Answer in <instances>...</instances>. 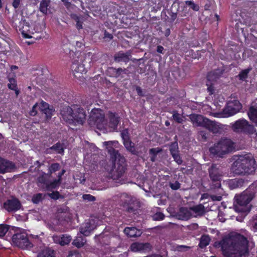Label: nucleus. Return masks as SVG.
Returning a JSON list of instances; mask_svg holds the SVG:
<instances>
[{
	"mask_svg": "<svg viewBox=\"0 0 257 257\" xmlns=\"http://www.w3.org/2000/svg\"><path fill=\"white\" fill-rule=\"evenodd\" d=\"M219 244L224 257H241L248 253V240L239 233L231 238L223 239Z\"/></svg>",
	"mask_w": 257,
	"mask_h": 257,
	"instance_id": "nucleus-1",
	"label": "nucleus"
},
{
	"mask_svg": "<svg viewBox=\"0 0 257 257\" xmlns=\"http://www.w3.org/2000/svg\"><path fill=\"white\" fill-rule=\"evenodd\" d=\"M104 144L106 146L112 164L109 174L113 179H119L123 176L127 170L126 160L122 155L119 153L118 150L113 148V146H115L114 144H118V142H104Z\"/></svg>",
	"mask_w": 257,
	"mask_h": 257,
	"instance_id": "nucleus-2",
	"label": "nucleus"
},
{
	"mask_svg": "<svg viewBox=\"0 0 257 257\" xmlns=\"http://www.w3.org/2000/svg\"><path fill=\"white\" fill-rule=\"evenodd\" d=\"M230 168L233 176L253 174L256 168V161L251 154L235 156Z\"/></svg>",
	"mask_w": 257,
	"mask_h": 257,
	"instance_id": "nucleus-3",
	"label": "nucleus"
},
{
	"mask_svg": "<svg viewBox=\"0 0 257 257\" xmlns=\"http://www.w3.org/2000/svg\"><path fill=\"white\" fill-rule=\"evenodd\" d=\"M92 61H96L95 55L92 52H79L75 53L72 58L71 69L74 72L75 77H80V76H76L75 74H82L87 71L86 66H90V63Z\"/></svg>",
	"mask_w": 257,
	"mask_h": 257,
	"instance_id": "nucleus-4",
	"label": "nucleus"
},
{
	"mask_svg": "<svg viewBox=\"0 0 257 257\" xmlns=\"http://www.w3.org/2000/svg\"><path fill=\"white\" fill-rule=\"evenodd\" d=\"M60 114L63 119L69 123H77L82 124L86 119V113L80 106L74 105L63 107Z\"/></svg>",
	"mask_w": 257,
	"mask_h": 257,
	"instance_id": "nucleus-5",
	"label": "nucleus"
},
{
	"mask_svg": "<svg viewBox=\"0 0 257 257\" xmlns=\"http://www.w3.org/2000/svg\"><path fill=\"white\" fill-rule=\"evenodd\" d=\"M234 149V143L230 139L221 138L211 147L209 150L214 156L222 158L224 155L231 152Z\"/></svg>",
	"mask_w": 257,
	"mask_h": 257,
	"instance_id": "nucleus-6",
	"label": "nucleus"
},
{
	"mask_svg": "<svg viewBox=\"0 0 257 257\" xmlns=\"http://www.w3.org/2000/svg\"><path fill=\"white\" fill-rule=\"evenodd\" d=\"M208 170L209 178L212 181V187L214 189L220 188L223 172L220 168V165L216 164H212Z\"/></svg>",
	"mask_w": 257,
	"mask_h": 257,
	"instance_id": "nucleus-7",
	"label": "nucleus"
},
{
	"mask_svg": "<svg viewBox=\"0 0 257 257\" xmlns=\"http://www.w3.org/2000/svg\"><path fill=\"white\" fill-rule=\"evenodd\" d=\"M232 129L235 132L248 135L253 134L255 132L254 126L244 118L239 119L232 124Z\"/></svg>",
	"mask_w": 257,
	"mask_h": 257,
	"instance_id": "nucleus-8",
	"label": "nucleus"
},
{
	"mask_svg": "<svg viewBox=\"0 0 257 257\" xmlns=\"http://www.w3.org/2000/svg\"><path fill=\"white\" fill-rule=\"evenodd\" d=\"M235 204H234V209L236 212L247 213L250 209L247 205L251 201V199L246 194L236 195L234 197Z\"/></svg>",
	"mask_w": 257,
	"mask_h": 257,
	"instance_id": "nucleus-9",
	"label": "nucleus"
},
{
	"mask_svg": "<svg viewBox=\"0 0 257 257\" xmlns=\"http://www.w3.org/2000/svg\"><path fill=\"white\" fill-rule=\"evenodd\" d=\"M12 241L14 245L21 248H27L33 246L27 235L25 233L14 234L12 236Z\"/></svg>",
	"mask_w": 257,
	"mask_h": 257,
	"instance_id": "nucleus-10",
	"label": "nucleus"
},
{
	"mask_svg": "<svg viewBox=\"0 0 257 257\" xmlns=\"http://www.w3.org/2000/svg\"><path fill=\"white\" fill-rule=\"evenodd\" d=\"M22 207L20 201L17 198L12 196L4 203V208L9 212H15Z\"/></svg>",
	"mask_w": 257,
	"mask_h": 257,
	"instance_id": "nucleus-11",
	"label": "nucleus"
},
{
	"mask_svg": "<svg viewBox=\"0 0 257 257\" xmlns=\"http://www.w3.org/2000/svg\"><path fill=\"white\" fill-rule=\"evenodd\" d=\"M241 107L242 105L239 101L234 100L227 103L223 112L227 116H230L239 112Z\"/></svg>",
	"mask_w": 257,
	"mask_h": 257,
	"instance_id": "nucleus-12",
	"label": "nucleus"
},
{
	"mask_svg": "<svg viewBox=\"0 0 257 257\" xmlns=\"http://www.w3.org/2000/svg\"><path fill=\"white\" fill-rule=\"evenodd\" d=\"M218 71V70H215L207 73L206 85L207 86V90L209 95H212L214 92L213 82L216 81L220 76Z\"/></svg>",
	"mask_w": 257,
	"mask_h": 257,
	"instance_id": "nucleus-13",
	"label": "nucleus"
},
{
	"mask_svg": "<svg viewBox=\"0 0 257 257\" xmlns=\"http://www.w3.org/2000/svg\"><path fill=\"white\" fill-rule=\"evenodd\" d=\"M130 248L133 251L145 253L151 251L152 246L149 242L142 243L136 242L131 244Z\"/></svg>",
	"mask_w": 257,
	"mask_h": 257,
	"instance_id": "nucleus-14",
	"label": "nucleus"
},
{
	"mask_svg": "<svg viewBox=\"0 0 257 257\" xmlns=\"http://www.w3.org/2000/svg\"><path fill=\"white\" fill-rule=\"evenodd\" d=\"M96 228V225L94 220L91 219L88 222L82 224L80 228V232L85 236H89Z\"/></svg>",
	"mask_w": 257,
	"mask_h": 257,
	"instance_id": "nucleus-15",
	"label": "nucleus"
},
{
	"mask_svg": "<svg viewBox=\"0 0 257 257\" xmlns=\"http://www.w3.org/2000/svg\"><path fill=\"white\" fill-rule=\"evenodd\" d=\"M15 167V164L12 162L0 157V173L11 172Z\"/></svg>",
	"mask_w": 257,
	"mask_h": 257,
	"instance_id": "nucleus-16",
	"label": "nucleus"
},
{
	"mask_svg": "<svg viewBox=\"0 0 257 257\" xmlns=\"http://www.w3.org/2000/svg\"><path fill=\"white\" fill-rule=\"evenodd\" d=\"M206 121L204 123L203 127H205L213 134H218L220 132V130L222 128L220 125L218 124L215 121L211 120L207 118L205 119Z\"/></svg>",
	"mask_w": 257,
	"mask_h": 257,
	"instance_id": "nucleus-17",
	"label": "nucleus"
},
{
	"mask_svg": "<svg viewBox=\"0 0 257 257\" xmlns=\"http://www.w3.org/2000/svg\"><path fill=\"white\" fill-rule=\"evenodd\" d=\"M90 119L99 128L103 126L105 122V116L103 114L93 112L90 114Z\"/></svg>",
	"mask_w": 257,
	"mask_h": 257,
	"instance_id": "nucleus-18",
	"label": "nucleus"
},
{
	"mask_svg": "<svg viewBox=\"0 0 257 257\" xmlns=\"http://www.w3.org/2000/svg\"><path fill=\"white\" fill-rule=\"evenodd\" d=\"M53 239L55 243L62 246L68 244L72 239L71 236L67 234L54 235Z\"/></svg>",
	"mask_w": 257,
	"mask_h": 257,
	"instance_id": "nucleus-19",
	"label": "nucleus"
},
{
	"mask_svg": "<svg viewBox=\"0 0 257 257\" xmlns=\"http://www.w3.org/2000/svg\"><path fill=\"white\" fill-rule=\"evenodd\" d=\"M189 118L193 123V125L196 126L203 127L204 123L207 119V117H204L203 115L197 114H192L190 115Z\"/></svg>",
	"mask_w": 257,
	"mask_h": 257,
	"instance_id": "nucleus-20",
	"label": "nucleus"
},
{
	"mask_svg": "<svg viewBox=\"0 0 257 257\" xmlns=\"http://www.w3.org/2000/svg\"><path fill=\"white\" fill-rule=\"evenodd\" d=\"M132 54V51L131 50H128L125 53L119 52L114 55V59L115 61L117 62H123L127 63L130 61Z\"/></svg>",
	"mask_w": 257,
	"mask_h": 257,
	"instance_id": "nucleus-21",
	"label": "nucleus"
},
{
	"mask_svg": "<svg viewBox=\"0 0 257 257\" xmlns=\"http://www.w3.org/2000/svg\"><path fill=\"white\" fill-rule=\"evenodd\" d=\"M124 233L130 237L140 236L142 233L141 230L135 227H126L123 230Z\"/></svg>",
	"mask_w": 257,
	"mask_h": 257,
	"instance_id": "nucleus-22",
	"label": "nucleus"
},
{
	"mask_svg": "<svg viewBox=\"0 0 257 257\" xmlns=\"http://www.w3.org/2000/svg\"><path fill=\"white\" fill-rule=\"evenodd\" d=\"M108 119L110 127L113 128H117L120 122V117L118 114L115 112L109 111Z\"/></svg>",
	"mask_w": 257,
	"mask_h": 257,
	"instance_id": "nucleus-23",
	"label": "nucleus"
},
{
	"mask_svg": "<svg viewBox=\"0 0 257 257\" xmlns=\"http://www.w3.org/2000/svg\"><path fill=\"white\" fill-rule=\"evenodd\" d=\"M94 238L96 241L99 242L101 245H107L109 243L110 235L109 234L102 232L98 235H96Z\"/></svg>",
	"mask_w": 257,
	"mask_h": 257,
	"instance_id": "nucleus-24",
	"label": "nucleus"
},
{
	"mask_svg": "<svg viewBox=\"0 0 257 257\" xmlns=\"http://www.w3.org/2000/svg\"><path fill=\"white\" fill-rule=\"evenodd\" d=\"M249 119L257 126V106H251L247 111Z\"/></svg>",
	"mask_w": 257,
	"mask_h": 257,
	"instance_id": "nucleus-25",
	"label": "nucleus"
},
{
	"mask_svg": "<svg viewBox=\"0 0 257 257\" xmlns=\"http://www.w3.org/2000/svg\"><path fill=\"white\" fill-rule=\"evenodd\" d=\"M29 28V24L24 22L23 26L20 28V31L21 32L23 38L30 39L32 37L31 35L33 33L30 30Z\"/></svg>",
	"mask_w": 257,
	"mask_h": 257,
	"instance_id": "nucleus-26",
	"label": "nucleus"
},
{
	"mask_svg": "<svg viewBox=\"0 0 257 257\" xmlns=\"http://www.w3.org/2000/svg\"><path fill=\"white\" fill-rule=\"evenodd\" d=\"M37 257H55V251L51 248L46 247L38 253Z\"/></svg>",
	"mask_w": 257,
	"mask_h": 257,
	"instance_id": "nucleus-27",
	"label": "nucleus"
},
{
	"mask_svg": "<svg viewBox=\"0 0 257 257\" xmlns=\"http://www.w3.org/2000/svg\"><path fill=\"white\" fill-rule=\"evenodd\" d=\"M179 218L182 220H188L191 216V213L186 207H181L178 212Z\"/></svg>",
	"mask_w": 257,
	"mask_h": 257,
	"instance_id": "nucleus-28",
	"label": "nucleus"
},
{
	"mask_svg": "<svg viewBox=\"0 0 257 257\" xmlns=\"http://www.w3.org/2000/svg\"><path fill=\"white\" fill-rule=\"evenodd\" d=\"M86 242L85 238L80 233V234H78L75 239H74L73 244L77 248H80L84 246Z\"/></svg>",
	"mask_w": 257,
	"mask_h": 257,
	"instance_id": "nucleus-29",
	"label": "nucleus"
},
{
	"mask_svg": "<svg viewBox=\"0 0 257 257\" xmlns=\"http://www.w3.org/2000/svg\"><path fill=\"white\" fill-rule=\"evenodd\" d=\"M9 83L8 84V88L12 90L15 91V94L17 96L20 93V90L17 86V81L14 78H8Z\"/></svg>",
	"mask_w": 257,
	"mask_h": 257,
	"instance_id": "nucleus-30",
	"label": "nucleus"
},
{
	"mask_svg": "<svg viewBox=\"0 0 257 257\" xmlns=\"http://www.w3.org/2000/svg\"><path fill=\"white\" fill-rule=\"evenodd\" d=\"M210 241V238L208 235H202L200 238L199 247L201 248H204L209 244Z\"/></svg>",
	"mask_w": 257,
	"mask_h": 257,
	"instance_id": "nucleus-31",
	"label": "nucleus"
},
{
	"mask_svg": "<svg viewBox=\"0 0 257 257\" xmlns=\"http://www.w3.org/2000/svg\"><path fill=\"white\" fill-rule=\"evenodd\" d=\"M50 2V0H42L40 4L39 11L43 14L46 15Z\"/></svg>",
	"mask_w": 257,
	"mask_h": 257,
	"instance_id": "nucleus-32",
	"label": "nucleus"
},
{
	"mask_svg": "<svg viewBox=\"0 0 257 257\" xmlns=\"http://www.w3.org/2000/svg\"><path fill=\"white\" fill-rule=\"evenodd\" d=\"M123 144L127 151L131 153V154H136L135 151V144L132 142L130 139L128 140H125L123 141Z\"/></svg>",
	"mask_w": 257,
	"mask_h": 257,
	"instance_id": "nucleus-33",
	"label": "nucleus"
},
{
	"mask_svg": "<svg viewBox=\"0 0 257 257\" xmlns=\"http://www.w3.org/2000/svg\"><path fill=\"white\" fill-rule=\"evenodd\" d=\"M50 177L51 175L48 173H44L38 178V182L39 183L45 185L46 187L49 182Z\"/></svg>",
	"mask_w": 257,
	"mask_h": 257,
	"instance_id": "nucleus-34",
	"label": "nucleus"
},
{
	"mask_svg": "<svg viewBox=\"0 0 257 257\" xmlns=\"http://www.w3.org/2000/svg\"><path fill=\"white\" fill-rule=\"evenodd\" d=\"M244 183V180L242 179H235L232 180L229 182V186L232 189L240 187Z\"/></svg>",
	"mask_w": 257,
	"mask_h": 257,
	"instance_id": "nucleus-35",
	"label": "nucleus"
},
{
	"mask_svg": "<svg viewBox=\"0 0 257 257\" xmlns=\"http://www.w3.org/2000/svg\"><path fill=\"white\" fill-rule=\"evenodd\" d=\"M135 151L136 154H132L133 155L143 157L147 153V149L144 146H139L138 147H135Z\"/></svg>",
	"mask_w": 257,
	"mask_h": 257,
	"instance_id": "nucleus-36",
	"label": "nucleus"
},
{
	"mask_svg": "<svg viewBox=\"0 0 257 257\" xmlns=\"http://www.w3.org/2000/svg\"><path fill=\"white\" fill-rule=\"evenodd\" d=\"M61 183L59 182V180L55 179L52 182L49 181L45 189L47 191H52L58 188L60 186Z\"/></svg>",
	"mask_w": 257,
	"mask_h": 257,
	"instance_id": "nucleus-37",
	"label": "nucleus"
},
{
	"mask_svg": "<svg viewBox=\"0 0 257 257\" xmlns=\"http://www.w3.org/2000/svg\"><path fill=\"white\" fill-rule=\"evenodd\" d=\"M251 70V68H248L247 69L241 70L238 75V79L241 81H244L248 77V73Z\"/></svg>",
	"mask_w": 257,
	"mask_h": 257,
	"instance_id": "nucleus-38",
	"label": "nucleus"
},
{
	"mask_svg": "<svg viewBox=\"0 0 257 257\" xmlns=\"http://www.w3.org/2000/svg\"><path fill=\"white\" fill-rule=\"evenodd\" d=\"M108 71L112 73L114 77L117 78L120 76L122 72L125 71V69H122L121 68L116 69L113 67H110Z\"/></svg>",
	"mask_w": 257,
	"mask_h": 257,
	"instance_id": "nucleus-39",
	"label": "nucleus"
},
{
	"mask_svg": "<svg viewBox=\"0 0 257 257\" xmlns=\"http://www.w3.org/2000/svg\"><path fill=\"white\" fill-rule=\"evenodd\" d=\"M191 210L196 213L203 214L204 213L205 207L203 205L200 204L191 207Z\"/></svg>",
	"mask_w": 257,
	"mask_h": 257,
	"instance_id": "nucleus-40",
	"label": "nucleus"
},
{
	"mask_svg": "<svg viewBox=\"0 0 257 257\" xmlns=\"http://www.w3.org/2000/svg\"><path fill=\"white\" fill-rule=\"evenodd\" d=\"M61 166L58 163H53L49 167L48 173L51 176L53 173L59 170Z\"/></svg>",
	"mask_w": 257,
	"mask_h": 257,
	"instance_id": "nucleus-41",
	"label": "nucleus"
},
{
	"mask_svg": "<svg viewBox=\"0 0 257 257\" xmlns=\"http://www.w3.org/2000/svg\"><path fill=\"white\" fill-rule=\"evenodd\" d=\"M172 117L174 121L178 123H182L184 120L183 116L177 110L173 111Z\"/></svg>",
	"mask_w": 257,
	"mask_h": 257,
	"instance_id": "nucleus-42",
	"label": "nucleus"
},
{
	"mask_svg": "<svg viewBox=\"0 0 257 257\" xmlns=\"http://www.w3.org/2000/svg\"><path fill=\"white\" fill-rule=\"evenodd\" d=\"M10 229L9 225L5 224H0V238L4 237Z\"/></svg>",
	"mask_w": 257,
	"mask_h": 257,
	"instance_id": "nucleus-43",
	"label": "nucleus"
},
{
	"mask_svg": "<svg viewBox=\"0 0 257 257\" xmlns=\"http://www.w3.org/2000/svg\"><path fill=\"white\" fill-rule=\"evenodd\" d=\"M48 196L51 199L55 200L59 199L64 198V196L60 194L58 191H53L52 193H48Z\"/></svg>",
	"mask_w": 257,
	"mask_h": 257,
	"instance_id": "nucleus-44",
	"label": "nucleus"
},
{
	"mask_svg": "<svg viewBox=\"0 0 257 257\" xmlns=\"http://www.w3.org/2000/svg\"><path fill=\"white\" fill-rule=\"evenodd\" d=\"M51 150H54L58 154H62L64 153V149L62 145L60 143H57L50 148Z\"/></svg>",
	"mask_w": 257,
	"mask_h": 257,
	"instance_id": "nucleus-45",
	"label": "nucleus"
},
{
	"mask_svg": "<svg viewBox=\"0 0 257 257\" xmlns=\"http://www.w3.org/2000/svg\"><path fill=\"white\" fill-rule=\"evenodd\" d=\"M185 4L187 6L189 7L190 9H192L194 11H198L199 10V6L195 4L193 1H185Z\"/></svg>",
	"mask_w": 257,
	"mask_h": 257,
	"instance_id": "nucleus-46",
	"label": "nucleus"
},
{
	"mask_svg": "<svg viewBox=\"0 0 257 257\" xmlns=\"http://www.w3.org/2000/svg\"><path fill=\"white\" fill-rule=\"evenodd\" d=\"M169 150L171 154L176 153L178 152V146L177 142H174L171 143L170 146Z\"/></svg>",
	"mask_w": 257,
	"mask_h": 257,
	"instance_id": "nucleus-47",
	"label": "nucleus"
},
{
	"mask_svg": "<svg viewBox=\"0 0 257 257\" xmlns=\"http://www.w3.org/2000/svg\"><path fill=\"white\" fill-rule=\"evenodd\" d=\"M42 194L41 193H37L33 196L32 201L34 204H38L42 201Z\"/></svg>",
	"mask_w": 257,
	"mask_h": 257,
	"instance_id": "nucleus-48",
	"label": "nucleus"
},
{
	"mask_svg": "<svg viewBox=\"0 0 257 257\" xmlns=\"http://www.w3.org/2000/svg\"><path fill=\"white\" fill-rule=\"evenodd\" d=\"M53 109L50 108L49 106L47 108H45L43 109V112L46 115V117L47 119H50L53 115Z\"/></svg>",
	"mask_w": 257,
	"mask_h": 257,
	"instance_id": "nucleus-49",
	"label": "nucleus"
},
{
	"mask_svg": "<svg viewBox=\"0 0 257 257\" xmlns=\"http://www.w3.org/2000/svg\"><path fill=\"white\" fill-rule=\"evenodd\" d=\"M173 158L174 161L178 164L181 165L182 163V160L179 154V152L176 153H173L171 154Z\"/></svg>",
	"mask_w": 257,
	"mask_h": 257,
	"instance_id": "nucleus-50",
	"label": "nucleus"
},
{
	"mask_svg": "<svg viewBox=\"0 0 257 257\" xmlns=\"http://www.w3.org/2000/svg\"><path fill=\"white\" fill-rule=\"evenodd\" d=\"M73 18L75 20L76 22V28L78 30L82 29V22L80 20L79 17L76 15H74Z\"/></svg>",
	"mask_w": 257,
	"mask_h": 257,
	"instance_id": "nucleus-51",
	"label": "nucleus"
},
{
	"mask_svg": "<svg viewBox=\"0 0 257 257\" xmlns=\"http://www.w3.org/2000/svg\"><path fill=\"white\" fill-rule=\"evenodd\" d=\"M121 137L122 138V141L125 140H128L130 139L129 136V133L127 129H124L121 132Z\"/></svg>",
	"mask_w": 257,
	"mask_h": 257,
	"instance_id": "nucleus-52",
	"label": "nucleus"
},
{
	"mask_svg": "<svg viewBox=\"0 0 257 257\" xmlns=\"http://www.w3.org/2000/svg\"><path fill=\"white\" fill-rule=\"evenodd\" d=\"M164 218L165 215L162 212H157L153 216V219L154 220H162Z\"/></svg>",
	"mask_w": 257,
	"mask_h": 257,
	"instance_id": "nucleus-53",
	"label": "nucleus"
},
{
	"mask_svg": "<svg viewBox=\"0 0 257 257\" xmlns=\"http://www.w3.org/2000/svg\"><path fill=\"white\" fill-rule=\"evenodd\" d=\"M82 198L83 200H87L89 202H93L96 200L95 197L90 194H84L82 196Z\"/></svg>",
	"mask_w": 257,
	"mask_h": 257,
	"instance_id": "nucleus-54",
	"label": "nucleus"
},
{
	"mask_svg": "<svg viewBox=\"0 0 257 257\" xmlns=\"http://www.w3.org/2000/svg\"><path fill=\"white\" fill-rule=\"evenodd\" d=\"M170 187L173 190H177L179 189L181 187L180 183L176 181L175 183H170Z\"/></svg>",
	"mask_w": 257,
	"mask_h": 257,
	"instance_id": "nucleus-55",
	"label": "nucleus"
},
{
	"mask_svg": "<svg viewBox=\"0 0 257 257\" xmlns=\"http://www.w3.org/2000/svg\"><path fill=\"white\" fill-rule=\"evenodd\" d=\"M103 39L105 41H110L113 39V35L107 31L105 30Z\"/></svg>",
	"mask_w": 257,
	"mask_h": 257,
	"instance_id": "nucleus-56",
	"label": "nucleus"
},
{
	"mask_svg": "<svg viewBox=\"0 0 257 257\" xmlns=\"http://www.w3.org/2000/svg\"><path fill=\"white\" fill-rule=\"evenodd\" d=\"M161 151V150L157 148H152L150 149L149 153L151 156H156L157 154Z\"/></svg>",
	"mask_w": 257,
	"mask_h": 257,
	"instance_id": "nucleus-57",
	"label": "nucleus"
},
{
	"mask_svg": "<svg viewBox=\"0 0 257 257\" xmlns=\"http://www.w3.org/2000/svg\"><path fill=\"white\" fill-rule=\"evenodd\" d=\"M136 90L137 92L138 95L139 96L143 97L145 96V94L143 93L142 88L140 86H137L136 87Z\"/></svg>",
	"mask_w": 257,
	"mask_h": 257,
	"instance_id": "nucleus-58",
	"label": "nucleus"
},
{
	"mask_svg": "<svg viewBox=\"0 0 257 257\" xmlns=\"http://www.w3.org/2000/svg\"><path fill=\"white\" fill-rule=\"evenodd\" d=\"M20 5V0H14L12 6L15 9H17L19 8Z\"/></svg>",
	"mask_w": 257,
	"mask_h": 257,
	"instance_id": "nucleus-59",
	"label": "nucleus"
},
{
	"mask_svg": "<svg viewBox=\"0 0 257 257\" xmlns=\"http://www.w3.org/2000/svg\"><path fill=\"white\" fill-rule=\"evenodd\" d=\"M66 171L64 169H63L61 172L58 173V179H57V180H59V182L61 183L62 182V177L64 175V174L65 173Z\"/></svg>",
	"mask_w": 257,
	"mask_h": 257,
	"instance_id": "nucleus-60",
	"label": "nucleus"
},
{
	"mask_svg": "<svg viewBox=\"0 0 257 257\" xmlns=\"http://www.w3.org/2000/svg\"><path fill=\"white\" fill-rule=\"evenodd\" d=\"M127 211L129 213H133L134 214H136V213L137 212V210L136 209H135L133 206L130 205L127 207Z\"/></svg>",
	"mask_w": 257,
	"mask_h": 257,
	"instance_id": "nucleus-61",
	"label": "nucleus"
},
{
	"mask_svg": "<svg viewBox=\"0 0 257 257\" xmlns=\"http://www.w3.org/2000/svg\"><path fill=\"white\" fill-rule=\"evenodd\" d=\"M164 51V48L163 46L161 45H159L157 48V52L159 53L163 54Z\"/></svg>",
	"mask_w": 257,
	"mask_h": 257,
	"instance_id": "nucleus-62",
	"label": "nucleus"
},
{
	"mask_svg": "<svg viewBox=\"0 0 257 257\" xmlns=\"http://www.w3.org/2000/svg\"><path fill=\"white\" fill-rule=\"evenodd\" d=\"M213 200L221 201L222 200V196L213 195L212 197Z\"/></svg>",
	"mask_w": 257,
	"mask_h": 257,
	"instance_id": "nucleus-63",
	"label": "nucleus"
},
{
	"mask_svg": "<svg viewBox=\"0 0 257 257\" xmlns=\"http://www.w3.org/2000/svg\"><path fill=\"white\" fill-rule=\"evenodd\" d=\"M171 16V20L172 22L174 21L177 18V14L175 13H171V14L170 15Z\"/></svg>",
	"mask_w": 257,
	"mask_h": 257,
	"instance_id": "nucleus-64",
	"label": "nucleus"
}]
</instances>
